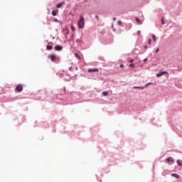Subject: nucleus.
I'll return each mask as SVG.
<instances>
[{"instance_id": "1", "label": "nucleus", "mask_w": 182, "mask_h": 182, "mask_svg": "<svg viewBox=\"0 0 182 182\" xmlns=\"http://www.w3.org/2000/svg\"><path fill=\"white\" fill-rule=\"evenodd\" d=\"M77 25L80 29H83L85 28V18H83L82 16H80Z\"/></svg>"}, {"instance_id": "2", "label": "nucleus", "mask_w": 182, "mask_h": 182, "mask_svg": "<svg viewBox=\"0 0 182 182\" xmlns=\"http://www.w3.org/2000/svg\"><path fill=\"white\" fill-rule=\"evenodd\" d=\"M49 58L51 62H56V60H59V58H58V56H56L55 54L50 55Z\"/></svg>"}, {"instance_id": "3", "label": "nucleus", "mask_w": 182, "mask_h": 182, "mask_svg": "<svg viewBox=\"0 0 182 182\" xmlns=\"http://www.w3.org/2000/svg\"><path fill=\"white\" fill-rule=\"evenodd\" d=\"M16 92H22L23 90V85H22L21 84L18 85L16 87Z\"/></svg>"}, {"instance_id": "4", "label": "nucleus", "mask_w": 182, "mask_h": 182, "mask_svg": "<svg viewBox=\"0 0 182 182\" xmlns=\"http://www.w3.org/2000/svg\"><path fill=\"white\" fill-rule=\"evenodd\" d=\"M53 48V43L50 42L48 43V45L46 46V49L47 50H52Z\"/></svg>"}, {"instance_id": "5", "label": "nucleus", "mask_w": 182, "mask_h": 182, "mask_svg": "<svg viewBox=\"0 0 182 182\" xmlns=\"http://www.w3.org/2000/svg\"><path fill=\"white\" fill-rule=\"evenodd\" d=\"M95 73V72H99V69L97 68H93V69H88V73Z\"/></svg>"}, {"instance_id": "6", "label": "nucleus", "mask_w": 182, "mask_h": 182, "mask_svg": "<svg viewBox=\"0 0 182 182\" xmlns=\"http://www.w3.org/2000/svg\"><path fill=\"white\" fill-rule=\"evenodd\" d=\"M165 73H167V72H166V71H162V72H161V73L156 74V76H157V77H160L163 76V75H164Z\"/></svg>"}, {"instance_id": "7", "label": "nucleus", "mask_w": 182, "mask_h": 182, "mask_svg": "<svg viewBox=\"0 0 182 182\" xmlns=\"http://www.w3.org/2000/svg\"><path fill=\"white\" fill-rule=\"evenodd\" d=\"M55 50H62L63 48L60 46H55V47L54 48Z\"/></svg>"}, {"instance_id": "8", "label": "nucleus", "mask_w": 182, "mask_h": 182, "mask_svg": "<svg viewBox=\"0 0 182 182\" xmlns=\"http://www.w3.org/2000/svg\"><path fill=\"white\" fill-rule=\"evenodd\" d=\"M65 4V1H61L58 4L56 5V8H61L62 6Z\"/></svg>"}, {"instance_id": "9", "label": "nucleus", "mask_w": 182, "mask_h": 182, "mask_svg": "<svg viewBox=\"0 0 182 182\" xmlns=\"http://www.w3.org/2000/svg\"><path fill=\"white\" fill-rule=\"evenodd\" d=\"M171 176H172V177H174V178H176V179L180 178V176H179L177 173H172V174H171Z\"/></svg>"}, {"instance_id": "10", "label": "nucleus", "mask_w": 182, "mask_h": 182, "mask_svg": "<svg viewBox=\"0 0 182 182\" xmlns=\"http://www.w3.org/2000/svg\"><path fill=\"white\" fill-rule=\"evenodd\" d=\"M135 21H136V22H137V23H139V25H141V21L140 20V18H135Z\"/></svg>"}, {"instance_id": "11", "label": "nucleus", "mask_w": 182, "mask_h": 182, "mask_svg": "<svg viewBox=\"0 0 182 182\" xmlns=\"http://www.w3.org/2000/svg\"><path fill=\"white\" fill-rule=\"evenodd\" d=\"M57 14H58V10H53L52 11L53 16H56Z\"/></svg>"}, {"instance_id": "12", "label": "nucleus", "mask_w": 182, "mask_h": 182, "mask_svg": "<svg viewBox=\"0 0 182 182\" xmlns=\"http://www.w3.org/2000/svg\"><path fill=\"white\" fill-rule=\"evenodd\" d=\"M166 161H168V163H170V161H174V159H173L172 157H168L166 159Z\"/></svg>"}, {"instance_id": "13", "label": "nucleus", "mask_w": 182, "mask_h": 182, "mask_svg": "<svg viewBox=\"0 0 182 182\" xmlns=\"http://www.w3.org/2000/svg\"><path fill=\"white\" fill-rule=\"evenodd\" d=\"M75 58H77V59H78L79 60H80V55L77 53H74Z\"/></svg>"}, {"instance_id": "14", "label": "nucleus", "mask_w": 182, "mask_h": 182, "mask_svg": "<svg viewBox=\"0 0 182 182\" xmlns=\"http://www.w3.org/2000/svg\"><path fill=\"white\" fill-rule=\"evenodd\" d=\"M108 95H109V92H107V91H104V92H102V95H104V96H108Z\"/></svg>"}, {"instance_id": "15", "label": "nucleus", "mask_w": 182, "mask_h": 182, "mask_svg": "<svg viewBox=\"0 0 182 182\" xmlns=\"http://www.w3.org/2000/svg\"><path fill=\"white\" fill-rule=\"evenodd\" d=\"M152 39H153L154 42H156V41H157V39L156 38V35H154V34L152 35Z\"/></svg>"}, {"instance_id": "16", "label": "nucleus", "mask_w": 182, "mask_h": 182, "mask_svg": "<svg viewBox=\"0 0 182 182\" xmlns=\"http://www.w3.org/2000/svg\"><path fill=\"white\" fill-rule=\"evenodd\" d=\"M134 89H141V90H143V89H144V87H136V86H134Z\"/></svg>"}, {"instance_id": "17", "label": "nucleus", "mask_w": 182, "mask_h": 182, "mask_svg": "<svg viewBox=\"0 0 182 182\" xmlns=\"http://www.w3.org/2000/svg\"><path fill=\"white\" fill-rule=\"evenodd\" d=\"M177 164H178L179 166H182V161H181V160H178V161H177Z\"/></svg>"}, {"instance_id": "18", "label": "nucleus", "mask_w": 182, "mask_h": 182, "mask_svg": "<svg viewBox=\"0 0 182 182\" xmlns=\"http://www.w3.org/2000/svg\"><path fill=\"white\" fill-rule=\"evenodd\" d=\"M128 62H129V63H132V62H134V60H133V58H129Z\"/></svg>"}, {"instance_id": "19", "label": "nucleus", "mask_w": 182, "mask_h": 182, "mask_svg": "<svg viewBox=\"0 0 182 182\" xmlns=\"http://www.w3.org/2000/svg\"><path fill=\"white\" fill-rule=\"evenodd\" d=\"M71 29H72L73 32H75V27L73 26V25L71 26Z\"/></svg>"}, {"instance_id": "20", "label": "nucleus", "mask_w": 182, "mask_h": 182, "mask_svg": "<svg viewBox=\"0 0 182 182\" xmlns=\"http://www.w3.org/2000/svg\"><path fill=\"white\" fill-rule=\"evenodd\" d=\"M148 45H151V39H149L148 41Z\"/></svg>"}, {"instance_id": "21", "label": "nucleus", "mask_w": 182, "mask_h": 182, "mask_svg": "<svg viewBox=\"0 0 182 182\" xmlns=\"http://www.w3.org/2000/svg\"><path fill=\"white\" fill-rule=\"evenodd\" d=\"M129 68H134V64H130V65H129Z\"/></svg>"}, {"instance_id": "22", "label": "nucleus", "mask_w": 182, "mask_h": 182, "mask_svg": "<svg viewBox=\"0 0 182 182\" xmlns=\"http://www.w3.org/2000/svg\"><path fill=\"white\" fill-rule=\"evenodd\" d=\"M161 23H162V25H164V18L161 19Z\"/></svg>"}, {"instance_id": "23", "label": "nucleus", "mask_w": 182, "mask_h": 182, "mask_svg": "<svg viewBox=\"0 0 182 182\" xmlns=\"http://www.w3.org/2000/svg\"><path fill=\"white\" fill-rule=\"evenodd\" d=\"M96 19H97V21H99V16H95Z\"/></svg>"}, {"instance_id": "24", "label": "nucleus", "mask_w": 182, "mask_h": 182, "mask_svg": "<svg viewBox=\"0 0 182 182\" xmlns=\"http://www.w3.org/2000/svg\"><path fill=\"white\" fill-rule=\"evenodd\" d=\"M118 25H122V21H118Z\"/></svg>"}, {"instance_id": "25", "label": "nucleus", "mask_w": 182, "mask_h": 182, "mask_svg": "<svg viewBox=\"0 0 182 182\" xmlns=\"http://www.w3.org/2000/svg\"><path fill=\"white\" fill-rule=\"evenodd\" d=\"M123 66H124V65L121 64V65H119V68H123Z\"/></svg>"}, {"instance_id": "26", "label": "nucleus", "mask_w": 182, "mask_h": 182, "mask_svg": "<svg viewBox=\"0 0 182 182\" xmlns=\"http://www.w3.org/2000/svg\"><path fill=\"white\" fill-rule=\"evenodd\" d=\"M159 50H160V49H156V53H157L158 52H159Z\"/></svg>"}, {"instance_id": "27", "label": "nucleus", "mask_w": 182, "mask_h": 182, "mask_svg": "<svg viewBox=\"0 0 182 182\" xmlns=\"http://www.w3.org/2000/svg\"><path fill=\"white\" fill-rule=\"evenodd\" d=\"M144 62H147V58L144 59Z\"/></svg>"}, {"instance_id": "28", "label": "nucleus", "mask_w": 182, "mask_h": 182, "mask_svg": "<svg viewBox=\"0 0 182 182\" xmlns=\"http://www.w3.org/2000/svg\"><path fill=\"white\" fill-rule=\"evenodd\" d=\"M54 22H58V19H54Z\"/></svg>"}, {"instance_id": "29", "label": "nucleus", "mask_w": 182, "mask_h": 182, "mask_svg": "<svg viewBox=\"0 0 182 182\" xmlns=\"http://www.w3.org/2000/svg\"><path fill=\"white\" fill-rule=\"evenodd\" d=\"M137 33H138V35H140V31H138Z\"/></svg>"}, {"instance_id": "30", "label": "nucleus", "mask_w": 182, "mask_h": 182, "mask_svg": "<svg viewBox=\"0 0 182 182\" xmlns=\"http://www.w3.org/2000/svg\"><path fill=\"white\" fill-rule=\"evenodd\" d=\"M113 19H114V21H116V18H114Z\"/></svg>"}, {"instance_id": "31", "label": "nucleus", "mask_w": 182, "mask_h": 182, "mask_svg": "<svg viewBox=\"0 0 182 182\" xmlns=\"http://www.w3.org/2000/svg\"><path fill=\"white\" fill-rule=\"evenodd\" d=\"M149 85H151V82H149Z\"/></svg>"}]
</instances>
